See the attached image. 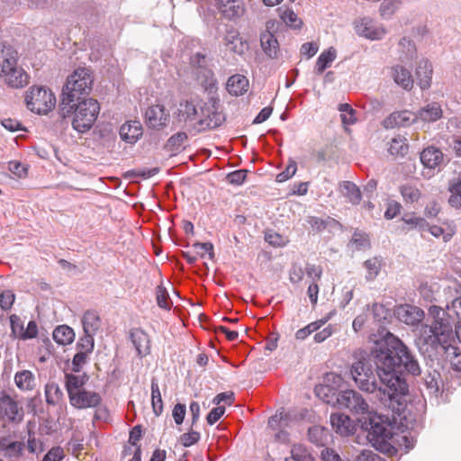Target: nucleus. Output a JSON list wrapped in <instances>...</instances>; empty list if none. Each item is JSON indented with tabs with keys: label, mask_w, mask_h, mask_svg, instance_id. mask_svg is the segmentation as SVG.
<instances>
[{
	"label": "nucleus",
	"mask_w": 461,
	"mask_h": 461,
	"mask_svg": "<svg viewBox=\"0 0 461 461\" xmlns=\"http://www.w3.org/2000/svg\"><path fill=\"white\" fill-rule=\"evenodd\" d=\"M304 276V270L298 264H293L289 270V279L292 283L297 284L301 282Z\"/></svg>",
	"instance_id": "obj_63"
},
{
	"label": "nucleus",
	"mask_w": 461,
	"mask_h": 461,
	"mask_svg": "<svg viewBox=\"0 0 461 461\" xmlns=\"http://www.w3.org/2000/svg\"><path fill=\"white\" fill-rule=\"evenodd\" d=\"M129 338L137 351L138 357H143L150 353L149 337L142 329H131Z\"/></svg>",
	"instance_id": "obj_18"
},
{
	"label": "nucleus",
	"mask_w": 461,
	"mask_h": 461,
	"mask_svg": "<svg viewBox=\"0 0 461 461\" xmlns=\"http://www.w3.org/2000/svg\"><path fill=\"white\" fill-rule=\"evenodd\" d=\"M188 147V133L185 130L171 135L164 144L163 149L168 152L170 157H175L185 151Z\"/></svg>",
	"instance_id": "obj_17"
},
{
	"label": "nucleus",
	"mask_w": 461,
	"mask_h": 461,
	"mask_svg": "<svg viewBox=\"0 0 461 461\" xmlns=\"http://www.w3.org/2000/svg\"><path fill=\"white\" fill-rule=\"evenodd\" d=\"M93 133L99 138H108L113 134V125L110 122H94Z\"/></svg>",
	"instance_id": "obj_52"
},
{
	"label": "nucleus",
	"mask_w": 461,
	"mask_h": 461,
	"mask_svg": "<svg viewBox=\"0 0 461 461\" xmlns=\"http://www.w3.org/2000/svg\"><path fill=\"white\" fill-rule=\"evenodd\" d=\"M341 192L353 204H358L361 201V192L353 182L343 181L340 185Z\"/></svg>",
	"instance_id": "obj_32"
},
{
	"label": "nucleus",
	"mask_w": 461,
	"mask_h": 461,
	"mask_svg": "<svg viewBox=\"0 0 461 461\" xmlns=\"http://www.w3.org/2000/svg\"><path fill=\"white\" fill-rule=\"evenodd\" d=\"M95 334L84 333L76 344V348L79 351H85L91 354L95 348Z\"/></svg>",
	"instance_id": "obj_46"
},
{
	"label": "nucleus",
	"mask_w": 461,
	"mask_h": 461,
	"mask_svg": "<svg viewBox=\"0 0 461 461\" xmlns=\"http://www.w3.org/2000/svg\"><path fill=\"white\" fill-rule=\"evenodd\" d=\"M449 307L444 309L438 305H430L428 309L425 322L420 327V336L416 346L424 359L437 363L452 361V357H458V348L450 343L453 336L455 319L448 312Z\"/></svg>",
	"instance_id": "obj_2"
},
{
	"label": "nucleus",
	"mask_w": 461,
	"mask_h": 461,
	"mask_svg": "<svg viewBox=\"0 0 461 461\" xmlns=\"http://www.w3.org/2000/svg\"><path fill=\"white\" fill-rule=\"evenodd\" d=\"M371 313L374 321L379 323V328H382V325L386 323L388 318L390 317V311L380 303H374L372 305Z\"/></svg>",
	"instance_id": "obj_42"
},
{
	"label": "nucleus",
	"mask_w": 461,
	"mask_h": 461,
	"mask_svg": "<svg viewBox=\"0 0 461 461\" xmlns=\"http://www.w3.org/2000/svg\"><path fill=\"white\" fill-rule=\"evenodd\" d=\"M402 205L400 203L396 201H389L387 203V207L384 212V218L387 220H392L395 218L401 212Z\"/></svg>",
	"instance_id": "obj_62"
},
{
	"label": "nucleus",
	"mask_w": 461,
	"mask_h": 461,
	"mask_svg": "<svg viewBox=\"0 0 461 461\" xmlns=\"http://www.w3.org/2000/svg\"><path fill=\"white\" fill-rule=\"evenodd\" d=\"M71 109L59 107L60 115H98L101 110L99 102L92 97L81 101L73 99Z\"/></svg>",
	"instance_id": "obj_12"
},
{
	"label": "nucleus",
	"mask_w": 461,
	"mask_h": 461,
	"mask_svg": "<svg viewBox=\"0 0 461 461\" xmlns=\"http://www.w3.org/2000/svg\"><path fill=\"white\" fill-rule=\"evenodd\" d=\"M0 444V452H4L9 457H20L25 447L23 442L9 441L5 437L1 438Z\"/></svg>",
	"instance_id": "obj_27"
},
{
	"label": "nucleus",
	"mask_w": 461,
	"mask_h": 461,
	"mask_svg": "<svg viewBox=\"0 0 461 461\" xmlns=\"http://www.w3.org/2000/svg\"><path fill=\"white\" fill-rule=\"evenodd\" d=\"M53 339L59 345H69L75 339V332L68 325H59L53 330Z\"/></svg>",
	"instance_id": "obj_30"
},
{
	"label": "nucleus",
	"mask_w": 461,
	"mask_h": 461,
	"mask_svg": "<svg viewBox=\"0 0 461 461\" xmlns=\"http://www.w3.org/2000/svg\"><path fill=\"white\" fill-rule=\"evenodd\" d=\"M420 162L429 169H438L445 165L444 154L440 149L429 146L420 152Z\"/></svg>",
	"instance_id": "obj_15"
},
{
	"label": "nucleus",
	"mask_w": 461,
	"mask_h": 461,
	"mask_svg": "<svg viewBox=\"0 0 461 461\" xmlns=\"http://www.w3.org/2000/svg\"><path fill=\"white\" fill-rule=\"evenodd\" d=\"M374 343L369 355H361L352 363L351 377L361 391L375 393L384 408L406 420L409 385L405 374L420 375L419 361L402 340L384 327Z\"/></svg>",
	"instance_id": "obj_1"
},
{
	"label": "nucleus",
	"mask_w": 461,
	"mask_h": 461,
	"mask_svg": "<svg viewBox=\"0 0 461 461\" xmlns=\"http://www.w3.org/2000/svg\"><path fill=\"white\" fill-rule=\"evenodd\" d=\"M297 170V164L295 161L291 160L286 168L276 176L277 182H285L291 178Z\"/></svg>",
	"instance_id": "obj_59"
},
{
	"label": "nucleus",
	"mask_w": 461,
	"mask_h": 461,
	"mask_svg": "<svg viewBox=\"0 0 461 461\" xmlns=\"http://www.w3.org/2000/svg\"><path fill=\"white\" fill-rule=\"evenodd\" d=\"M427 365L432 369L429 371L427 376L424 378V384L426 387L430 390L431 393H438L439 390V383H440V374L437 370L436 366H442L445 362H442L440 365L435 363L431 366V362L425 359Z\"/></svg>",
	"instance_id": "obj_29"
},
{
	"label": "nucleus",
	"mask_w": 461,
	"mask_h": 461,
	"mask_svg": "<svg viewBox=\"0 0 461 461\" xmlns=\"http://www.w3.org/2000/svg\"><path fill=\"white\" fill-rule=\"evenodd\" d=\"M146 126L155 131L163 130L168 123L169 117H145Z\"/></svg>",
	"instance_id": "obj_55"
},
{
	"label": "nucleus",
	"mask_w": 461,
	"mask_h": 461,
	"mask_svg": "<svg viewBox=\"0 0 461 461\" xmlns=\"http://www.w3.org/2000/svg\"><path fill=\"white\" fill-rule=\"evenodd\" d=\"M63 392L55 382L48 383L45 385L46 402L49 405H57L63 398Z\"/></svg>",
	"instance_id": "obj_33"
},
{
	"label": "nucleus",
	"mask_w": 461,
	"mask_h": 461,
	"mask_svg": "<svg viewBox=\"0 0 461 461\" xmlns=\"http://www.w3.org/2000/svg\"><path fill=\"white\" fill-rule=\"evenodd\" d=\"M249 173L248 169H239L229 173L226 176L228 183L231 185H242Z\"/></svg>",
	"instance_id": "obj_54"
},
{
	"label": "nucleus",
	"mask_w": 461,
	"mask_h": 461,
	"mask_svg": "<svg viewBox=\"0 0 461 461\" xmlns=\"http://www.w3.org/2000/svg\"><path fill=\"white\" fill-rule=\"evenodd\" d=\"M18 60L17 50L11 45L0 42V79L11 88H23L30 81L29 75Z\"/></svg>",
	"instance_id": "obj_3"
},
{
	"label": "nucleus",
	"mask_w": 461,
	"mask_h": 461,
	"mask_svg": "<svg viewBox=\"0 0 461 461\" xmlns=\"http://www.w3.org/2000/svg\"><path fill=\"white\" fill-rule=\"evenodd\" d=\"M119 134L123 141L134 144L143 135L142 124L137 120L128 121L121 126Z\"/></svg>",
	"instance_id": "obj_20"
},
{
	"label": "nucleus",
	"mask_w": 461,
	"mask_h": 461,
	"mask_svg": "<svg viewBox=\"0 0 461 461\" xmlns=\"http://www.w3.org/2000/svg\"><path fill=\"white\" fill-rule=\"evenodd\" d=\"M201 438V434L198 431L193 430L192 429L190 431L184 433L180 436L179 441L181 444L185 447H191L194 444H196Z\"/></svg>",
	"instance_id": "obj_56"
},
{
	"label": "nucleus",
	"mask_w": 461,
	"mask_h": 461,
	"mask_svg": "<svg viewBox=\"0 0 461 461\" xmlns=\"http://www.w3.org/2000/svg\"><path fill=\"white\" fill-rule=\"evenodd\" d=\"M98 117H72V127L79 133H86L94 127Z\"/></svg>",
	"instance_id": "obj_40"
},
{
	"label": "nucleus",
	"mask_w": 461,
	"mask_h": 461,
	"mask_svg": "<svg viewBox=\"0 0 461 461\" xmlns=\"http://www.w3.org/2000/svg\"><path fill=\"white\" fill-rule=\"evenodd\" d=\"M215 8L222 20L230 22H237L247 14L243 0H215Z\"/></svg>",
	"instance_id": "obj_10"
},
{
	"label": "nucleus",
	"mask_w": 461,
	"mask_h": 461,
	"mask_svg": "<svg viewBox=\"0 0 461 461\" xmlns=\"http://www.w3.org/2000/svg\"><path fill=\"white\" fill-rule=\"evenodd\" d=\"M249 89V79L240 74L230 76L226 83V90L232 96H240L245 95Z\"/></svg>",
	"instance_id": "obj_22"
},
{
	"label": "nucleus",
	"mask_w": 461,
	"mask_h": 461,
	"mask_svg": "<svg viewBox=\"0 0 461 461\" xmlns=\"http://www.w3.org/2000/svg\"><path fill=\"white\" fill-rule=\"evenodd\" d=\"M224 44L229 51L238 55L244 54L248 50L247 42L240 37L238 30L233 27H230L226 31Z\"/></svg>",
	"instance_id": "obj_21"
},
{
	"label": "nucleus",
	"mask_w": 461,
	"mask_h": 461,
	"mask_svg": "<svg viewBox=\"0 0 461 461\" xmlns=\"http://www.w3.org/2000/svg\"><path fill=\"white\" fill-rule=\"evenodd\" d=\"M89 380V375L86 373L82 375H74L71 373L65 374V387L68 392V399L72 395L77 394L78 392L83 391L84 386Z\"/></svg>",
	"instance_id": "obj_23"
},
{
	"label": "nucleus",
	"mask_w": 461,
	"mask_h": 461,
	"mask_svg": "<svg viewBox=\"0 0 461 461\" xmlns=\"http://www.w3.org/2000/svg\"><path fill=\"white\" fill-rule=\"evenodd\" d=\"M17 387L23 391H30L34 387L35 377L29 370L17 372L14 376Z\"/></svg>",
	"instance_id": "obj_31"
},
{
	"label": "nucleus",
	"mask_w": 461,
	"mask_h": 461,
	"mask_svg": "<svg viewBox=\"0 0 461 461\" xmlns=\"http://www.w3.org/2000/svg\"><path fill=\"white\" fill-rule=\"evenodd\" d=\"M260 44L263 51L270 58H276L279 52V43L275 35L266 31L260 35Z\"/></svg>",
	"instance_id": "obj_26"
},
{
	"label": "nucleus",
	"mask_w": 461,
	"mask_h": 461,
	"mask_svg": "<svg viewBox=\"0 0 461 461\" xmlns=\"http://www.w3.org/2000/svg\"><path fill=\"white\" fill-rule=\"evenodd\" d=\"M330 424L335 432L343 437L353 435L357 430L355 421L344 413H332Z\"/></svg>",
	"instance_id": "obj_16"
},
{
	"label": "nucleus",
	"mask_w": 461,
	"mask_h": 461,
	"mask_svg": "<svg viewBox=\"0 0 461 461\" xmlns=\"http://www.w3.org/2000/svg\"><path fill=\"white\" fill-rule=\"evenodd\" d=\"M393 314L401 322L409 326L421 325L422 321L425 319V313L422 309L407 303L396 306Z\"/></svg>",
	"instance_id": "obj_13"
},
{
	"label": "nucleus",
	"mask_w": 461,
	"mask_h": 461,
	"mask_svg": "<svg viewBox=\"0 0 461 461\" xmlns=\"http://www.w3.org/2000/svg\"><path fill=\"white\" fill-rule=\"evenodd\" d=\"M327 321L328 318H325L318 321L311 322L307 326L298 330L295 333V338L300 340L306 339L310 334L318 330L322 325H324Z\"/></svg>",
	"instance_id": "obj_44"
},
{
	"label": "nucleus",
	"mask_w": 461,
	"mask_h": 461,
	"mask_svg": "<svg viewBox=\"0 0 461 461\" xmlns=\"http://www.w3.org/2000/svg\"><path fill=\"white\" fill-rule=\"evenodd\" d=\"M89 354L85 351H79L75 354L72 358L71 371L74 373H79L83 366L87 363Z\"/></svg>",
	"instance_id": "obj_50"
},
{
	"label": "nucleus",
	"mask_w": 461,
	"mask_h": 461,
	"mask_svg": "<svg viewBox=\"0 0 461 461\" xmlns=\"http://www.w3.org/2000/svg\"><path fill=\"white\" fill-rule=\"evenodd\" d=\"M225 413L224 406H217L212 408L206 416V421L209 425L216 423Z\"/></svg>",
	"instance_id": "obj_64"
},
{
	"label": "nucleus",
	"mask_w": 461,
	"mask_h": 461,
	"mask_svg": "<svg viewBox=\"0 0 461 461\" xmlns=\"http://www.w3.org/2000/svg\"><path fill=\"white\" fill-rule=\"evenodd\" d=\"M391 77L393 81L403 89L410 91L413 87V78L410 70L402 65H394L391 68Z\"/></svg>",
	"instance_id": "obj_24"
},
{
	"label": "nucleus",
	"mask_w": 461,
	"mask_h": 461,
	"mask_svg": "<svg viewBox=\"0 0 461 461\" xmlns=\"http://www.w3.org/2000/svg\"><path fill=\"white\" fill-rule=\"evenodd\" d=\"M280 18L287 26L293 29H300L303 25V21L291 9L284 10L280 14Z\"/></svg>",
	"instance_id": "obj_43"
},
{
	"label": "nucleus",
	"mask_w": 461,
	"mask_h": 461,
	"mask_svg": "<svg viewBox=\"0 0 461 461\" xmlns=\"http://www.w3.org/2000/svg\"><path fill=\"white\" fill-rule=\"evenodd\" d=\"M432 73L433 70L430 62L425 59L420 60L416 68V78L421 89H428L430 86Z\"/></svg>",
	"instance_id": "obj_25"
},
{
	"label": "nucleus",
	"mask_w": 461,
	"mask_h": 461,
	"mask_svg": "<svg viewBox=\"0 0 461 461\" xmlns=\"http://www.w3.org/2000/svg\"><path fill=\"white\" fill-rule=\"evenodd\" d=\"M38 336V325L35 321H30L23 332L19 335V339L27 340Z\"/></svg>",
	"instance_id": "obj_58"
},
{
	"label": "nucleus",
	"mask_w": 461,
	"mask_h": 461,
	"mask_svg": "<svg viewBox=\"0 0 461 461\" xmlns=\"http://www.w3.org/2000/svg\"><path fill=\"white\" fill-rule=\"evenodd\" d=\"M291 458L294 461H313V456L302 445H294L291 449Z\"/></svg>",
	"instance_id": "obj_48"
},
{
	"label": "nucleus",
	"mask_w": 461,
	"mask_h": 461,
	"mask_svg": "<svg viewBox=\"0 0 461 461\" xmlns=\"http://www.w3.org/2000/svg\"><path fill=\"white\" fill-rule=\"evenodd\" d=\"M65 457L64 450L61 447H52L43 456L41 461H62Z\"/></svg>",
	"instance_id": "obj_57"
},
{
	"label": "nucleus",
	"mask_w": 461,
	"mask_h": 461,
	"mask_svg": "<svg viewBox=\"0 0 461 461\" xmlns=\"http://www.w3.org/2000/svg\"><path fill=\"white\" fill-rule=\"evenodd\" d=\"M226 117H184L182 128L190 135L214 130L222 125Z\"/></svg>",
	"instance_id": "obj_9"
},
{
	"label": "nucleus",
	"mask_w": 461,
	"mask_h": 461,
	"mask_svg": "<svg viewBox=\"0 0 461 461\" xmlns=\"http://www.w3.org/2000/svg\"><path fill=\"white\" fill-rule=\"evenodd\" d=\"M339 409H347L352 414L366 416L371 410L369 404L362 394L353 389H345L341 392L336 406Z\"/></svg>",
	"instance_id": "obj_8"
},
{
	"label": "nucleus",
	"mask_w": 461,
	"mask_h": 461,
	"mask_svg": "<svg viewBox=\"0 0 461 461\" xmlns=\"http://www.w3.org/2000/svg\"><path fill=\"white\" fill-rule=\"evenodd\" d=\"M362 430L367 432L368 440L374 445L385 444L391 438L392 431L388 418L370 411L366 416L357 419Z\"/></svg>",
	"instance_id": "obj_5"
},
{
	"label": "nucleus",
	"mask_w": 461,
	"mask_h": 461,
	"mask_svg": "<svg viewBox=\"0 0 461 461\" xmlns=\"http://www.w3.org/2000/svg\"><path fill=\"white\" fill-rule=\"evenodd\" d=\"M24 102L32 113L47 115L55 108L57 100L50 88L33 85L25 92Z\"/></svg>",
	"instance_id": "obj_6"
},
{
	"label": "nucleus",
	"mask_w": 461,
	"mask_h": 461,
	"mask_svg": "<svg viewBox=\"0 0 461 461\" xmlns=\"http://www.w3.org/2000/svg\"><path fill=\"white\" fill-rule=\"evenodd\" d=\"M151 405L154 414L158 417L163 412V401L156 378L151 380Z\"/></svg>",
	"instance_id": "obj_35"
},
{
	"label": "nucleus",
	"mask_w": 461,
	"mask_h": 461,
	"mask_svg": "<svg viewBox=\"0 0 461 461\" xmlns=\"http://www.w3.org/2000/svg\"><path fill=\"white\" fill-rule=\"evenodd\" d=\"M329 437V430L321 426H312L308 429L309 440L317 445L324 446Z\"/></svg>",
	"instance_id": "obj_34"
},
{
	"label": "nucleus",
	"mask_w": 461,
	"mask_h": 461,
	"mask_svg": "<svg viewBox=\"0 0 461 461\" xmlns=\"http://www.w3.org/2000/svg\"><path fill=\"white\" fill-rule=\"evenodd\" d=\"M400 193L406 203H415L420 197V191L411 184L401 185Z\"/></svg>",
	"instance_id": "obj_41"
},
{
	"label": "nucleus",
	"mask_w": 461,
	"mask_h": 461,
	"mask_svg": "<svg viewBox=\"0 0 461 461\" xmlns=\"http://www.w3.org/2000/svg\"><path fill=\"white\" fill-rule=\"evenodd\" d=\"M336 59V50L333 48H330L323 51L316 61V71L319 74L324 72V70L331 64Z\"/></svg>",
	"instance_id": "obj_39"
},
{
	"label": "nucleus",
	"mask_w": 461,
	"mask_h": 461,
	"mask_svg": "<svg viewBox=\"0 0 461 461\" xmlns=\"http://www.w3.org/2000/svg\"><path fill=\"white\" fill-rule=\"evenodd\" d=\"M11 333L10 337L13 339H19V335L23 332L24 326L21 318L16 314H12L10 317Z\"/></svg>",
	"instance_id": "obj_53"
},
{
	"label": "nucleus",
	"mask_w": 461,
	"mask_h": 461,
	"mask_svg": "<svg viewBox=\"0 0 461 461\" xmlns=\"http://www.w3.org/2000/svg\"><path fill=\"white\" fill-rule=\"evenodd\" d=\"M364 266L367 270L366 278L371 281L374 280L380 272L381 260L377 258H373L366 260Z\"/></svg>",
	"instance_id": "obj_47"
},
{
	"label": "nucleus",
	"mask_w": 461,
	"mask_h": 461,
	"mask_svg": "<svg viewBox=\"0 0 461 461\" xmlns=\"http://www.w3.org/2000/svg\"><path fill=\"white\" fill-rule=\"evenodd\" d=\"M356 29L359 35L370 40H380L385 34L384 29L377 26L370 18L359 20L356 24Z\"/></svg>",
	"instance_id": "obj_19"
},
{
	"label": "nucleus",
	"mask_w": 461,
	"mask_h": 461,
	"mask_svg": "<svg viewBox=\"0 0 461 461\" xmlns=\"http://www.w3.org/2000/svg\"><path fill=\"white\" fill-rule=\"evenodd\" d=\"M15 301V294L12 290H4L0 294V308L4 312H8L12 309Z\"/></svg>",
	"instance_id": "obj_51"
},
{
	"label": "nucleus",
	"mask_w": 461,
	"mask_h": 461,
	"mask_svg": "<svg viewBox=\"0 0 461 461\" xmlns=\"http://www.w3.org/2000/svg\"><path fill=\"white\" fill-rule=\"evenodd\" d=\"M186 407L184 403H176L172 411V416L176 425H181L185 420Z\"/></svg>",
	"instance_id": "obj_61"
},
{
	"label": "nucleus",
	"mask_w": 461,
	"mask_h": 461,
	"mask_svg": "<svg viewBox=\"0 0 461 461\" xmlns=\"http://www.w3.org/2000/svg\"><path fill=\"white\" fill-rule=\"evenodd\" d=\"M409 150L408 143L404 138L398 136L392 139L388 151L393 156L404 157Z\"/></svg>",
	"instance_id": "obj_36"
},
{
	"label": "nucleus",
	"mask_w": 461,
	"mask_h": 461,
	"mask_svg": "<svg viewBox=\"0 0 461 461\" xmlns=\"http://www.w3.org/2000/svg\"><path fill=\"white\" fill-rule=\"evenodd\" d=\"M70 404L77 409L96 408L102 402L99 393L84 389L69 399Z\"/></svg>",
	"instance_id": "obj_14"
},
{
	"label": "nucleus",
	"mask_w": 461,
	"mask_h": 461,
	"mask_svg": "<svg viewBox=\"0 0 461 461\" xmlns=\"http://www.w3.org/2000/svg\"><path fill=\"white\" fill-rule=\"evenodd\" d=\"M24 416L23 407L9 394L4 393L0 397V420H7L9 423L19 424Z\"/></svg>",
	"instance_id": "obj_11"
},
{
	"label": "nucleus",
	"mask_w": 461,
	"mask_h": 461,
	"mask_svg": "<svg viewBox=\"0 0 461 461\" xmlns=\"http://www.w3.org/2000/svg\"><path fill=\"white\" fill-rule=\"evenodd\" d=\"M402 220L409 227L408 230H418L420 232L426 231L428 222L424 218L415 216L413 213L404 214Z\"/></svg>",
	"instance_id": "obj_37"
},
{
	"label": "nucleus",
	"mask_w": 461,
	"mask_h": 461,
	"mask_svg": "<svg viewBox=\"0 0 461 461\" xmlns=\"http://www.w3.org/2000/svg\"><path fill=\"white\" fill-rule=\"evenodd\" d=\"M156 300L158 305L165 310H170L172 307V300L169 297V294L167 289L163 285H158L156 289Z\"/></svg>",
	"instance_id": "obj_45"
},
{
	"label": "nucleus",
	"mask_w": 461,
	"mask_h": 461,
	"mask_svg": "<svg viewBox=\"0 0 461 461\" xmlns=\"http://www.w3.org/2000/svg\"><path fill=\"white\" fill-rule=\"evenodd\" d=\"M345 382L340 375L330 372L323 377V384L314 387L316 396L333 407L336 406L342 391H345Z\"/></svg>",
	"instance_id": "obj_7"
},
{
	"label": "nucleus",
	"mask_w": 461,
	"mask_h": 461,
	"mask_svg": "<svg viewBox=\"0 0 461 461\" xmlns=\"http://www.w3.org/2000/svg\"><path fill=\"white\" fill-rule=\"evenodd\" d=\"M417 118L415 117L411 122H409L410 117H385L383 125L385 129H392L396 126L404 127L410 123H414Z\"/></svg>",
	"instance_id": "obj_49"
},
{
	"label": "nucleus",
	"mask_w": 461,
	"mask_h": 461,
	"mask_svg": "<svg viewBox=\"0 0 461 461\" xmlns=\"http://www.w3.org/2000/svg\"><path fill=\"white\" fill-rule=\"evenodd\" d=\"M198 80L200 81L201 85L203 86L205 91H208L209 93H213L216 91L217 80L212 71L203 69L200 72V75L198 76Z\"/></svg>",
	"instance_id": "obj_38"
},
{
	"label": "nucleus",
	"mask_w": 461,
	"mask_h": 461,
	"mask_svg": "<svg viewBox=\"0 0 461 461\" xmlns=\"http://www.w3.org/2000/svg\"><path fill=\"white\" fill-rule=\"evenodd\" d=\"M94 77L92 71L86 68H78L69 75L62 87L59 107L71 109L77 94L88 93L92 90Z\"/></svg>",
	"instance_id": "obj_4"
},
{
	"label": "nucleus",
	"mask_w": 461,
	"mask_h": 461,
	"mask_svg": "<svg viewBox=\"0 0 461 461\" xmlns=\"http://www.w3.org/2000/svg\"><path fill=\"white\" fill-rule=\"evenodd\" d=\"M84 333L95 334L101 327V319L95 311H86L82 318Z\"/></svg>",
	"instance_id": "obj_28"
},
{
	"label": "nucleus",
	"mask_w": 461,
	"mask_h": 461,
	"mask_svg": "<svg viewBox=\"0 0 461 461\" xmlns=\"http://www.w3.org/2000/svg\"><path fill=\"white\" fill-rule=\"evenodd\" d=\"M1 124L8 131L14 132L17 131H26L23 124L18 122L15 118L5 117L1 121Z\"/></svg>",
	"instance_id": "obj_60"
}]
</instances>
